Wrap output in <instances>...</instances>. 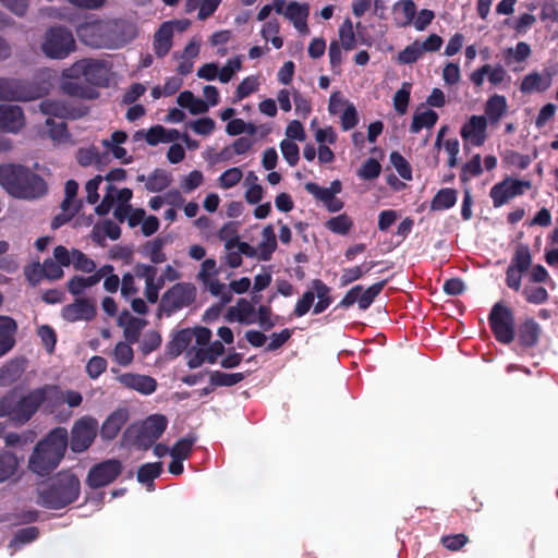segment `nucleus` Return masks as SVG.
Masks as SVG:
<instances>
[{
  "instance_id": "e2e57ef3",
  "label": "nucleus",
  "mask_w": 558,
  "mask_h": 558,
  "mask_svg": "<svg viewBox=\"0 0 558 558\" xmlns=\"http://www.w3.org/2000/svg\"><path fill=\"white\" fill-rule=\"evenodd\" d=\"M280 150L283 158L291 167L298 165L300 160V148L295 142H292L290 138H283L280 142Z\"/></svg>"
},
{
  "instance_id": "8fccbe9b",
  "label": "nucleus",
  "mask_w": 558,
  "mask_h": 558,
  "mask_svg": "<svg viewBox=\"0 0 558 558\" xmlns=\"http://www.w3.org/2000/svg\"><path fill=\"white\" fill-rule=\"evenodd\" d=\"M482 158L480 154H474L461 167L460 180L465 183L472 178L478 177L482 173Z\"/></svg>"
},
{
  "instance_id": "37998d69",
  "label": "nucleus",
  "mask_w": 558,
  "mask_h": 558,
  "mask_svg": "<svg viewBox=\"0 0 558 558\" xmlns=\"http://www.w3.org/2000/svg\"><path fill=\"white\" fill-rule=\"evenodd\" d=\"M279 33L280 24L277 20L267 21L260 29L262 38L266 43L270 41L275 49H280L283 46V38L279 35Z\"/></svg>"
},
{
  "instance_id": "bb28decb",
  "label": "nucleus",
  "mask_w": 558,
  "mask_h": 558,
  "mask_svg": "<svg viewBox=\"0 0 558 558\" xmlns=\"http://www.w3.org/2000/svg\"><path fill=\"white\" fill-rule=\"evenodd\" d=\"M226 319L231 323L254 324L256 322V308L251 301L240 299L234 306L228 308Z\"/></svg>"
},
{
  "instance_id": "4c0bfd02",
  "label": "nucleus",
  "mask_w": 558,
  "mask_h": 558,
  "mask_svg": "<svg viewBox=\"0 0 558 558\" xmlns=\"http://www.w3.org/2000/svg\"><path fill=\"white\" fill-rule=\"evenodd\" d=\"M17 325L9 316H0V347L10 351L15 344Z\"/></svg>"
},
{
  "instance_id": "f03ea898",
  "label": "nucleus",
  "mask_w": 558,
  "mask_h": 558,
  "mask_svg": "<svg viewBox=\"0 0 558 558\" xmlns=\"http://www.w3.org/2000/svg\"><path fill=\"white\" fill-rule=\"evenodd\" d=\"M211 331L206 327H196L179 331L172 342L171 351L180 354L186 350L187 365L197 368L203 363H216L217 359L225 352L222 342L210 343Z\"/></svg>"
},
{
  "instance_id": "4468645a",
  "label": "nucleus",
  "mask_w": 558,
  "mask_h": 558,
  "mask_svg": "<svg viewBox=\"0 0 558 558\" xmlns=\"http://www.w3.org/2000/svg\"><path fill=\"white\" fill-rule=\"evenodd\" d=\"M167 418L160 414L148 416L138 426L136 445L141 448H149L165 432Z\"/></svg>"
},
{
  "instance_id": "69168bd1",
  "label": "nucleus",
  "mask_w": 558,
  "mask_h": 558,
  "mask_svg": "<svg viewBox=\"0 0 558 558\" xmlns=\"http://www.w3.org/2000/svg\"><path fill=\"white\" fill-rule=\"evenodd\" d=\"M242 70V58L236 56L227 61V63L219 70V81L228 83L232 77Z\"/></svg>"
},
{
  "instance_id": "6e6552de",
  "label": "nucleus",
  "mask_w": 558,
  "mask_h": 558,
  "mask_svg": "<svg viewBox=\"0 0 558 558\" xmlns=\"http://www.w3.org/2000/svg\"><path fill=\"white\" fill-rule=\"evenodd\" d=\"M487 119L482 114H472L462 123L460 136L463 142V148L483 146L489 137Z\"/></svg>"
},
{
  "instance_id": "de8ad7c7",
  "label": "nucleus",
  "mask_w": 558,
  "mask_h": 558,
  "mask_svg": "<svg viewBox=\"0 0 558 558\" xmlns=\"http://www.w3.org/2000/svg\"><path fill=\"white\" fill-rule=\"evenodd\" d=\"M165 243V240L161 238L148 241L143 247L145 256L154 264L163 263L166 260V254L163 253Z\"/></svg>"
},
{
  "instance_id": "a19ab883",
  "label": "nucleus",
  "mask_w": 558,
  "mask_h": 558,
  "mask_svg": "<svg viewBox=\"0 0 558 558\" xmlns=\"http://www.w3.org/2000/svg\"><path fill=\"white\" fill-rule=\"evenodd\" d=\"M532 53L531 47L525 41H520L515 47H510L504 50V58L508 65L513 62L523 63Z\"/></svg>"
},
{
  "instance_id": "2f4dec72",
  "label": "nucleus",
  "mask_w": 558,
  "mask_h": 558,
  "mask_svg": "<svg viewBox=\"0 0 558 558\" xmlns=\"http://www.w3.org/2000/svg\"><path fill=\"white\" fill-rule=\"evenodd\" d=\"M128 421V411L119 409L111 413L100 428V435L107 440L114 439Z\"/></svg>"
},
{
  "instance_id": "423d86ee",
  "label": "nucleus",
  "mask_w": 558,
  "mask_h": 558,
  "mask_svg": "<svg viewBox=\"0 0 558 558\" xmlns=\"http://www.w3.org/2000/svg\"><path fill=\"white\" fill-rule=\"evenodd\" d=\"M132 196L133 193L128 187L118 189L117 186L109 185L101 203L96 207V213L106 215L114 207L113 215L118 220L123 221L128 219L132 228L138 225L142 226L146 213L142 208H133L131 206L130 201Z\"/></svg>"
},
{
  "instance_id": "864d4df0",
  "label": "nucleus",
  "mask_w": 558,
  "mask_h": 558,
  "mask_svg": "<svg viewBox=\"0 0 558 558\" xmlns=\"http://www.w3.org/2000/svg\"><path fill=\"white\" fill-rule=\"evenodd\" d=\"M171 177L163 170H156L146 178L145 186L150 192H160L169 186Z\"/></svg>"
},
{
  "instance_id": "09e8293b",
  "label": "nucleus",
  "mask_w": 558,
  "mask_h": 558,
  "mask_svg": "<svg viewBox=\"0 0 558 558\" xmlns=\"http://www.w3.org/2000/svg\"><path fill=\"white\" fill-rule=\"evenodd\" d=\"M353 227V219L347 214H340L326 222V228L336 234L345 235Z\"/></svg>"
},
{
  "instance_id": "473e14b6",
  "label": "nucleus",
  "mask_w": 558,
  "mask_h": 558,
  "mask_svg": "<svg viewBox=\"0 0 558 558\" xmlns=\"http://www.w3.org/2000/svg\"><path fill=\"white\" fill-rule=\"evenodd\" d=\"M128 140V135L123 131H116L109 138L102 140V146L110 151L116 159L121 160L123 163H129L131 157L128 156V151L121 145Z\"/></svg>"
},
{
  "instance_id": "6ab92c4d",
  "label": "nucleus",
  "mask_w": 558,
  "mask_h": 558,
  "mask_svg": "<svg viewBox=\"0 0 558 558\" xmlns=\"http://www.w3.org/2000/svg\"><path fill=\"white\" fill-rule=\"evenodd\" d=\"M108 27L105 21L85 23L77 28V36L90 47L107 48L109 39L106 37V32H108Z\"/></svg>"
},
{
  "instance_id": "dca6fc26",
  "label": "nucleus",
  "mask_w": 558,
  "mask_h": 558,
  "mask_svg": "<svg viewBox=\"0 0 558 558\" xmlns=\"http://www.w3.org/2000/svg\"><path fill=\"white\" fill-rule=\"evenodd\" d=\"M196 296V288L192 283L181 282L171 287L162 298L163 306L169 311L180 310L190 305Z\"/></svg>"
},
{
  "instance_id": "2eb2a0df",
  "label": "nucleus",
  "mask_w": 558,
  "mask_h": 558,
  "mask_svg": "<svg viewBox=\"0 0 558 558\" xmlns=\"http://www.w3.org/2000/svg\"><path fill=\"white\" fill-rule=\"evenodd\" d=\"M122 471V464L119 460H106L90 469L87 476V484L93 488H98L112 483Z\"/></svg>"
},
{
  "instance_id": "20e7f679",
  "label": "nucleus",
  "mask_w": 558,
  "mask_h": 558,
  "mask_svg": "<svg viewBox=\"0 0 558 558\" xmlns=\"http://www.w3.org/2000/svg\"><path fill=\"white\" fill-rule=\"evenodd\" d=\"M81 484L73 473L63 471L38 488L37 502L50 509H61L74 502L80 495Z\"/></svg>"
},
{
  "instance_id": "bf43d9fd",
  "label": "nucleus",
  "mask_w": 558,
  "mask_h": 558,
  "mask_svg": "<svg viewBox=\"0 0 558 558\" xmlns=\"http://www.w3.org/2000/svg\"><path fill=\"white\" fill-rule=\"evenodd\" d=\"M205 289H207L213 295L219 296L222 305L230 303L232 300V294L227 290V287L219 281L216 277L203 282Z\"/></svg>"
},
{
  "instance_id": "4d7b16f0",
  "label": "nucleus",
  "mask_w": 558,
  "mask_h": 558,
  "mask_svg": "<svg viewBox=\"0 0 558 558\" xmlns=\"http://www.w3.org/2000/svg\"><path fill=\"white\" fill-rule=\"evenodd\" d=\"M162 471V463L161 462H155V463H147L140 468L137 472V480L148 485L150 488L153 486V481L159 476V474Z\"/></svg>"
},
{
  "instance_id": "39448f33",
  "label": "nucleus",
  "mask_w": 558,
  "mask_h": 558,
  "mask_svg": "<svg viewBox=\"0 0 558 558\" xmlns=\"http://www.w3.org/2000/svg\"><path fill=\"white\" fill-rule=\"evenodd\" d=\"M0 184L19 198H36L46 193L44 180L22 166H0Z\"/></svg>"
},
{
  "instance_id": "72a5a7b5",
  "label": "nucleus",
  "mask_w": 558,
  "mask_h": 558,
  "mask_svg": "<svg viewBox=\"0 0 558 558\" xmlns=\"http://www.w3.org/2000/svg\"><path fill=\"white\" fill-rule=\"evenodd\" d=\"M416 12V5L412 0H401L392 8L393 21L399 27H407L412 24Z\"/></svg>"
},
{
  "instance_id": "6e6d98bb",
  "label": "nucleus",
  "mask_w": 558,
  "mask_h": 558,
  "mask_svg": "<svg viewBox=\"0 0 558 558\" xmlns=\"http://www.w3.org/2000/svg\"><path fill=\"white\" fill-rule=\"evenodd\" d=\"M243 179V171L239 167H232L220 174L218 178V186L229 190L238 185Z\"/></svg>"
},
{
  "instance_id": "cd10ccee",
  "label": "nucleus",
  "mask_w": 558,
  "mask_h": 558,
  "mask_svg": "<svg viewBox=\"0 0 558 558\" xmlns=\"http://www.w3.org/2000/svg\"><path fill=\"white\" fill-rule=\"evenodd\" d=\"M0 417H8L14 424L26 423V415L23 413L21 398L15 393L4 396L0 400Z\"/></svg>"
},
{
  "instance_id": "7ed1b4c3",
  "label": "nucleus",
  "mask_w": 558,
  "mask_h": 558,
  "mask_svg": "<svg viewBox=\"0 0 558 558\" xmlns=\"http://www.w3.org/2000/svg\"><path fill=\"white\" fill-rule=\"evenodd\" d=\"M69 442V433L63 427L52 429L34 448L28 468L38 475H48L62 461Z\"/></svg>"
},
{
  "instance_id": "9d476101",
  "label": "nucleus",
  "mask_w": 558,
  "mask_h": 558,
  "mask_svg": "<svg viewBox=\"0 0 558 558\" xmlns=\"http://www.w3.org/2000/svg\"><path fill=\"white\" fill-rule=\"evenodd\" d=\"M532 187L529 180H519L507 177L502 181L496 183L489 191V196L494 207H500L510 199L523 195Z\"/></svg>"
},
{
  "instance_id": "79ce46f5",
  "label": "nucleus",
  "mask_w": 558,
  "mask_h": 558,
  "mask_svg": "<svg viewBox=\"0 0 558 558\" xmlns=\"http://www.w3.org/2000/svg\"><path fill=\"white\" fill-rule=\"evenodd\" d=\"M121 233V230L119 226L111 221L106 220L101 223H98L93 229V239L99 243L104 242L106 238H109L111 240L119 239Z\"/></svg>"
},
{
  "instance_id": "f8f14e48",
  "label": "nucleus",
  "mask_w": 558,
  "mask_h": 558,
  "mask_svg": "<svg viewBox=\"0 0 558 558\" xmlns=\"http://www.w3.org/2000/svg\"><path fill=\"white\" fill-rule=\"evenodd\" d=\"M489 324L498 341L510 343L513 340V314L510 308L500 303L495 304L489 315Z\"/></svg>"
},
{
  "instance_id": "f704fd0d",
  "label": "nucleus",
  "mask_w": 558,
  "mask_h": 558,
  "mask_svg": "<svg viewBox=\"0 0 558 558\" xmlns=\"http://www.w3.org/2000/svg\"><path fill=\"white\" fill-rule=\"evenodd\" d=\"M438 120V114L432 109L418 107L414 111L410 125L411 133H418L422 129H432Z\"/></svg>"
},
{
  "instance_id": "0eeeda50",
  "label": "nucleus",
  "mask_w": 558,
  "mask_h": 558,
  "mask_svg": "<svg viewBox=\"0 0 558 558\" xmlns=\"http://www.w3.org/2000/svg\"><path fill=\"white\" fill-rule=\"evenodd\" d=\"M40 48L50 59H64L75 51L76 44L71 31L65 27H52L44 35Z\"/></svg>"
},
{
  "instance_id": "ea45409f",
  "label": "nucleus",
  "mask_w": 558,
  "mask_h": 558,
  "mask_svg": "<svg viewBox=\"0 0 558 558\" xmlns=\"http://www.w3.org/2000/svg\"><path fill=\"white\" fill-rule=\"evenodd\" d=\"M83 397L80 392L74 390L62 391L57 387V395L48 397L49 411L52 412L53 408L62 402L68 403L71 408H76L81 405Z\"/></svg>"
},
{
  "instance_id": "aec40b11",
  "label": "nucleus",
  "mask_w": 558,
  "mask_h": 558,
  "mask_svg": "<svg viewBox=\"0 0 558 558\" xmlns=\"http://www.w3.org/2000/svg\"><path fill=\"white\" fill-rule=\"evenodd\" d=\"M553 77L554 74L549 70L531 71L522 77L519 90L524 95L543 94L551 87Z\"/></svg>"
},
{
  "instance_id": "5fc2aeb1",
  "label": "nucleus",
  "mask_w": 558,
  "mask_h": 558,
  "mask_svg": "<svg viewBox=\"0 0 558 558\" xmlns=\"http://www.w3.org/2000/svg\"><path fill=\"white\" fill-rule=\"evenodd\" d=\"M424 54L421 41L415 40L399 52L397 60L401 64H411L420 60Z\"/></svg>"
},
{
  "instance_id": "1a4fd4ad",
  "label": "nucleus",
  "mask_w": 558,
  "mask_h": 558,
  "mask_svg": "<svg viewBox=\"0 0 558 558\" xmlns=\"http://www.w3.org/2000/svg\"><path fill=\"white\" fill-rule=\"evenodd\" d=\"M98 428V421L92 416H83L77 420L71 429V450L74 452L87 450L94 442Z\"/></svg>"
},
{
  "instance_id": "58836bf2",
  "label": "nucleus",
  "mask_w": 558,
  "mask_h": 558,
  "mask_svg": "<svg viewBox=\"0 0 558 558\" xmlns=\"http://www.w3.org/2000/svg\"><path fill=\"white\" fill-rule=\"evenodd\" d=\"M177 101L180 107L187 109L192 114H201L208 111V105L189 90L182 92L178 96Z\"/></svg>"
},
{
  "instance_id": "e433bc0d",
  "label": "nucleus",
  "mask_w": 558,
  "mask_h": 558,
  "mask_svg": "<svg viewBox=\"0 0 558 558\" xmlns=\"http://www.w3.org/2000/svg\"><path fill=\"white\" fill-rule=\"evenodd\" d=\"M245 194L244 198L247 204H258L265 195L264 187L260 185L258 177L255 172L250 171L244 179Z\"/></svg>"
},
{
  "instance_id": "4be33fe9",
  "label": "nucleus",
  "mask_w": 558,
  "mask_h": 558,
  "mask_svg": "<svg viewBox=\"0 0 558 558\" xmlns=\"http://www.w3.org/2000/svg\"><path fill=\"white\" fill-rule=\"evenodd\" d=\"M77 191L78 184L74 180H69L65 183V198L61 205L62 213L53 219V228H59L60 226L69 221L72 218V216L78 210L80 202L76 199Z\"/></svg>"
},
{
  "instance_id": "5701e85b",
  "label": "nucleus",
  "mask_w": 558,
  "mask_h": 558,
  "mask_svg": "<svg viewBox=\"0 0 558 558\" xmlns=\"http://www.w3.org/2000/svg\"><path fill=\"white\" fill-rule=\"evenodd\" d=\"M117 380L123 387L142 395H151L157 388V381L153 377L142 374L123 373L117 376Z\"/></svg>"
},
{
  "instance_id": "ddd939ff",
  "label": "nucleus",
  "mask_w": 558,
  "mask_h": 558,
  "mask_svg": "<svg viewBox=\"0 0 558 558\" xmlns=\"http://www.w3.org/2000/svg\"><path fill=\"white\" fill-rule=\"evenodd\" d=\"M190 26L187 20L163 22L154 35V51L158 57H165L172 47V37L175 32L183 33Z\"/></svg>"
},
{
  "instance_id": "393cba45",
  "label": "nucleus",
  "mask_w": 558,
  "mask_h": 558,
  "mask_svg": "<svg viewBox=\"0 0 558 558\" xmlns=\"http://www.w3.org/2000/svg\"><path fill=\"white\" fill-rule=\"evenodd\" d=\"M41 92L28 89L13 81L0 80V99L32 100L40 97Z\"/></svg>"
},
{
  "instance_id": "f257e3e1",
  "label": "nucleus",
  "mask_w": 558,
  "mask_h": 558,
  "mask_svg": "<svg viewBox=\"0 0 558 558\" xmlns=\"http://www.w3.org/2000/svg\"><path fill=\"white\" fill-rule=\"evenodd\" d=\"M111 81L110 66L106 61L82 59L62 72L61 88L69 95L93 98L94 90L87 84L108 86Z\"/></svg>"
},
{
  "instance_id": "052dcab7",
  "label": "nucleus",
  "mask_w": 558,
  "mask_h": 558,
  "mask_svg": "<svg viewBox=\"0 0 558 558\" xmlns=\"http://www.w3.org/2000/svg\"><path fill=\"white\" fill-rule=\"evenodd\" d=\"M244 379V375L242 373H223L219 371H215L210 373L209 380L213 386H233Z\"/></svg>"
},
{
  "instance_id": "338daca9",
  "label": "nucleus",
  "mask_w": 558,
  "mask_h": 558,
  "mask_svg": "<svg viewBox=\"0 0 558 558\" xmlns=\"http://www.w3.org/2000/svg\"><path fill=\"white\" fill-rule=\"evenodd\" d=\"M532 264V255L529 246L519 245L515 250L511 265L522 271H526Z\"/></svg>"
},
{
  "instance_id": "a878e982",
  "label": "nucleus",
  "mask_w": 558,
  "mask_h": 558,
  "mask_svg": "<svg viewBox=\"0 0 558 558\" xmlns=\"http://www.w3.org/2000/svg\"><path fill=\"white\" fill-rule=\"evenodd\" d=\"M24 125V116L19 106H0V131L15 133Z\"/></svg>"
},
{
  "instance_id": "b1692460",
  "label": "nucleus",
  "mask_w": 558,
  "mask_h": 558,
  "mask_svg": "<svg viewBox=\"0 0 558 558\" xmlns=\"http://www.w3.org/2000/svg\"><path fill=\"white\" fill-rule=\"evenodd\" d=\"M95 314L96 305L88 299H77L62 310V317L68 322L89 320Z\"/></svg>"
},
{
  "instance_id": "0e129e2a",
  "label": "nucleus",
  "mask_w": 558,
  "mask_h": 558,
  "mask_svg": "<svg viewBox=\"0 0 558 558\" xmlns=\"http://www.w3.org/2000/svg\"><path fill=\"white\" fill-rule=\"evenodd\" d=\"M260 82L258 76L251 75L245 77L236 87L235 97L238 100H242L253 93L257 92L259 88Z\"/></svg>"
},
{
  "instance_id": "f3484780",
  "label": "nucleus",
  "mask_w": 558,
  "mask_h": 558,
  "mask_svg": "<svg viewBox=\"0 0 558 558\" xmlns=\"http://www.w3.org/2000/svg\"><path fill=\"white\" fill-rule=\"evenodd\" d=\"M105 24L109 26L106 32V37L109 39L107 48H120L137 36L136 27L124 21H105Z\"/></svg>"
},
{
  "instance_id": "a18cd8bd",
  "label": "nucleus",
  "mask_w": 558,
  "mask_h": 558,
  "mask_svg": "<svg viewBox=\"0 0 558 558\" xmlns=\"http://www.w3.org/2000/svg\"><path fill=\"white\" fill-rule=\"evenodd\" d=\"M338 35H339V40H337V41L339 43V45H341V47L344 50H352L355 48L356 37H355L353 23L350 19H345L343 21V23L340 25Z\"/></svg>"
},
{
  "instance_id": "a211bd4d",
  "label": "nucleus",
  "mask_w": 558,
  "mask_h": 558,
  "mask_svg": "<svg viewBox=\"0 0 558 558\" xmlns=\"http://www.w3.org/2000/svg\"><path fill=\"white\" fill-rule=\"evenodd\" d=\"M384 286V281L374 283L367 289H363L362 286H355L344 295L341 301V305L349 307L354 303H357L361 310H366L373 303L375 298L381 292Z\"/></svg>"
},
{
  "instance_id": "774afa93",
  "label": "nucleus",
  "mask_w": 558,
  "mask_h": 558,
  "mask_svg": "<svg viewBox=\"0 0 558 558\" xmlns=\"http://www.w3.org/2000/svg\"><path fill=\"white\" fill-rule=\"evenodd\" d=\"M73 267L82 272L94 274L96 269V263L78 250H73Z\"/></svg>"
},
{
  "instance_id": "412c9836",
  "label": "nucleus",
  "mask_w": 558,
  "mask_h": 558,
  "mask_svg": "<svg viewBox=\"0 0 558 558\" xmlns=\"http://www.w3.org/2000/svg\"><path fill=\"white\" fill-rule=\"evenodd\" d=\"M56 395V386H45L21 397L22 409L23 413L26 415V422L36 413L40 405H45L49 410L48 397H53Z\"/></svg>"
},
{
  "instance_id": "3c124183",
  "label": "nucleus",
  "mask_w": 558,
  "mask_h": 558,
  "mask_svg": "<svg viewBox=\"0 0 558 558\" xmlns=\"http://www.w3.org/2000/svg\"><path fill=\"white\" fill-rule=\"evenodd\" d=\"M313 289L315 292V298L318 299L317 303L314 305V314H319L324 312L331 303V299L329 296V288L323 281L314 280Z\"/></svg>"
},
{
  "instance_id": "603ef678",
  "label": "nucleus",
  "mask_w": 558,
  "mask_h": 558,
  "mask_svg": "<svg viewBox=\"0 0 558 558\" xmlns=\"http://www.w3.org/2000/svg\"><path fill=\"white\" fill-rule=\"evenodd\" d=\"M23 373V364L20 361H11L0 369V386H9Z\"/></svg>"
},
{
  "instance_id": "13d9d810",
  "label": "nucleus",
  "mask_w": 558,
  "mask_h": 558,
  "mask_svg": "<svg viewBox=\"0 0 558 558\" xmlns=\"http://www.w3.org/2000/svg\"><path fill=\"white\" fill-rule=\"evenodd\" d=\"M412 85L404 82L393 96L395 110L403 116L408 111Z\"/></svg>"
},
{
  "instance_id": "680f3d73",
  "label": "nucleus",
  "mask_w": 558,
  "mask_h": 558,
  "mask_svg": "<svg viewBox=\"0 0 558 558\" xmlns=\"http://www.w3.org/2000/svg\"><path fill=\"white\" fill-rule=\"evenodd\" d=\"M19 466L17 458L12 453L0 454V483L10 478Z\"/></svg>"
},
{
  "instance_id": "c756f323",
  "label": "nucleus",
  "mask_w": 558,
  "mask_h": 558,
  "mask_svg": "<svg viewBox=\"0 0 558 558\" xmlns=\"http://www.w3.org/2000/svg\"><path fill=\"white\" fill-rule=\"evenodd\" d=\"M136 275L145 279L147 300L150 303H156L163 284L162 280H156V268L149 265H137Z\"/></svg>"
},
{
  "instance_id": "c9c22d12",
  "label": "nucleus",
  "mask_w": 558,
  "mask_h": 558,
  "mask_svg": "<svg viewBox=\"0 0 558 558\" xmlns=\"http://www.w3.org/2000/svg\"><path fill=\"white\" fill-rule=\"evenodd\" d=\"M260 235V241L257 244L259 260H269L277 248V239L274 227L271 225H267L264 227Z\"/></svg>"
},
{
  "instance_id": "7c9ffc66",
  "label": "nucleus",
  "mask_w": 558,
  "mask_h": 558,
  "mask_svg": "<svg viewBox=\"0 0 558 558\" xmlns=\"http://www.w3.org/2000/svg\"><path fill=\"white\" fill-rule=\"evenodd\" d=\"M508 102L505 96L495 94L490 96L484 106V118L490 125H496L507 113Z\"/></svg>"
},
{
  "instance_id": "c85d7f7f",
  "label": "nucleus",
  "mask_w": 558,
  "mask_h": 558,
  "mask_svg": "<svg viewBox=\"0 0 558 558\" xmlns=\"http://www.w3.org/2000/svg\"><path fill=\"white\" fill-rule=\"evenodd\" d=\"M110 271V268L100 267L88 277L74 276L68 282V290L73 295H78L99 283L102 277Z\"/></svg>"
},
{
  "instance_id": "9b49d317",
  "label": "nucleus",
  "mask_w": 558,
  "mask_h": 558,
  "mask_svg": "<svg viewBox=\"0 0 558 558\" xmlns=\"http://www.w3.org/2000/svg\"><path fill=\"white\" fill-rule=\"evenodd\" d=\"M274 9L276 13L283 15L289 20L295 29L302 35H308L310 28L307 19L310 15V7L306 3L298 1L274 0Z\"/></svg>"
},
{
  "instance_id": "c03bdc74",
  "label": "nucleus",
  "mask_w": 558,
  "mask_h": 558,
  "mask_svg": "<svg viewBox=\"0 0 558 558\" xmlns=\"http://www.w3.org/2000/svg\"><path fill=\"white\" fill-rule=\"evenodd\" d=\"M457 202V192L453 189H441L430 203L432 210H445L451 208Z\"/></svg>"
},
{
  "instance_id": "49530a36",
  "label": "nucleus",
  "mask_w": 558,
  "mask_h": 558,
  "mask_svg": "<svg viewBox=\"0 0 558 558\" xmlns=\"http://www.w3.org/2000/svg\"><path fill=\"white\" fill-rule=\"evenodd\" d=\"M375 263H363L357 266L349 267L342 270L340 277V283L342 287L350 284L353 281L361 279L365 274H367L373 267Z\"/></svg>"
}]
</instances>
